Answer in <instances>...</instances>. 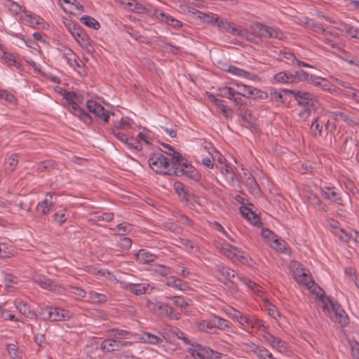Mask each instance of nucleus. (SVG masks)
<instances>
[{"label":"nucleus","mask_w":359,"mask_h":359,"mask_svg":"<svg viewBox=\"0 0 359 359\" xmlns=\"http://www.w3.org/2000/svg\"><path fill=\"white\" fill-rule=\"evenodd\" d=\"M60 51L62 55V57L65 58L68 65L75 63V59L77 57L75 53L67 46H62Z\"/></svg>","instance_id":"nucleus-41"},{"label":"nucleus","mask_w":359,"mask_h":359,"mask_svg":"<svg viewBox=\"0 0 359 359\" xmlns=\"http://www.w3.org/2000/svg\"><path fill=\"white\" fill-rule=\"evenodd\" d=\"M265 311H267L268 314L273 318H277V317H280V313L279 312V311L278 310L277 307L272 304H267L266 306H265Z\"/></svg>","instance_id":"nucleus-64"},{"label":"nucleus","mask_w":359,"mask_h":359,"mask_svg":"<svg viewBox=\"0 0 359 359\" xmlns=\"http://www.w3.org/2000/svg\"><path fill=\"white\" fill-rule=\"evenodd\" d=\"M74 39L88 53H93L95 51L93 41L83 29L81 32L76 33Z\"/></svg>","instance_id":"nucleus-13"},{"label":"nucleus","mask_w":359,"mask_h":359,"mask_svg":"<svg viewBox=\"0 0 359 359\" xmlns=\"http://www.w3.org/2000/svg\"><path fill=\"white\" fill-rule=\"evenodd\" d=\"M212 351L211 348L201 345H196L188 349V352L194 357H198L203 359H209L210 354H212Z\"/></svg>","instance_id":"nucleus-18"},{"label":"nucleus","mask_w":359,"mask_h":359,"mask_svg":"<svg viewBox=\"0 0 359 359\" xmlns=\"http://www.w3.org/2000/svg\"><path fill=\"white\" fill-rule=\"evenodd\" d=\"M320 192L323 196L334 203L341 204V198L339 194L334 191V187H324L320 188Z\"/></svg>","instance_id":"nucleus-20"},{"label":"nucleus","mask_w":359,"mask_h":359,"mask_svg":"<svg viewBox=\"0 0 359 359\" xmlns=\"http://www.w3.org/2000/svg\"><path fill=\"white\" fill-rule=\"evenodd\" d=\"M293 76L294 82H296L297 81H306L309 82L311 75L303 70H300L296 71L293 74Z\"/></svg>","instance_id":"nucleus-60"},{"label":"nucleus","mask_w":359,"mask_h":359,"mask_svg":"<svg viewBox=\"0 0 359 359\" xmlns=\"http://www.w3.org/2000/svg\"><path fill=\"white\" fill-rule=\"evenodd\" d=\"M151 271L154 274L161 276H165L172 273V269L170 267L161 264L154 266Z\"/></svg>","instance_id":"nucleus-48"},{"label":"nucleus","mask_w":359,"mask_h":359,"mask_svg":"<svg viewBox=\"0 0 359 359\" xmlns=\"http://www.w3.org/2000/svg\"><path fill=\"white\" fill-rule=\"evenodd\" d=\"M24 20L31 26L41 25L44 22L42 18L31 12L25 13Z\"/></svg>","instance_id":"nucleus-36"},{"label":"nucleus","mask_w":359,"mask_h":359,"mask_svg":"<svg viewBox=\"0 0 359 359\" xmlns=\"http://www.w3.org/2000/svg\"><path fill=\"white\" fill-rule=\"evenodd\" d=\"M89 301L93 303H103L107 301V297L104 294L98 293L95 291H90L88 293Z\"/></svg>","instance_id":"nucleus-51"},{"label":"nucleus","mask_w":359,"mask_h":359,"mask_svg":"<svg viewBox=\"0 0 359 359\" xmlns=\"http://www.w3.org/2000/svg\"><path fill=\"white\" fill-rule=\"evenodd\" d=\"M232 24L233 22H229L226 18H219L217 21V27L218 29L229 33Z\"/></svg>","instance_id":"nucleus-61"},{"label":"nucleus","mask_w":359,"mask_h":359,"mask_svg":"<svg viewBox=\"0 0 359 359\" xmlns=\"http://www.w3.org/2000/svg\"><path fill=\"white\" fill-rule=\"evenodd\" d=\"M221 252L233 262L245 259V257L242 255L241 250L229 243L222 244Z\"/></svg>","instance_id":"nucleus-11"},{"label":"nucleus","mask_w":359,"mask_h":359,"mask_svg":"<svg viewBox=\"0 0 359 359\" xmlns=\"http://www.w3.org/2000/svg\"><path fill=\"white\" fill-rule=\"evenodd\" d=\"M64 25L73 37L76 33L81 32L83 29L80 25L74 21L65 18L63 20Z\"/></svg>","instance_id":"nucleus-37"},{"label":"nucleus","mask_w":359,"mask_h":359,"mask_svg":"<svg viewBox=\"0 0 359 359\" xmlns=\"http://www.w3.org/2000/svg\"><path fill=\"white\" fill-rule=\"evenodd\" d=\"M150 168L156 173L172 175V157L166 158L161 153L153 154L148 160Z\"/></svg>","instance_id":"nucleus-5"},{"label":"nucleus","mask_w":359,"mask_h":359,"mask_svg":"<svg viewBox=\"0 0 359 359\" xmlns=\"http://www.w3.org/2000/svg\"><path fill=\"white\" fill-rule=\"evenodd\" d=\"M282 89L280 91H278L275 89L270 90V99L275 102L284 104L286 102V99L284 97L285 92Z\"/></svg>","instance_id":"nucleus-46"},{"label":"nucleus","mask_w":359,"mask_h":359,"mask_svg":"<svg viewBox=\"0 0 359 359\" xmlns=\"http://www.w3.org/2000/svg\"><path fill=\"white\" fill-rule=\"evenodd\" d=\"M263 338L269 346L276 348L280 353H285L287 351V344L279 337L271 334L269 330L263 334Z\"/></svg>","instance_id":"nucleus-10"},{"label":"nucleus","mask_w":359,"mask_h":359,"mask_svg":"<svg viewBox=\"0 0 359 359\" xmlns=\"http://www.w3.org/2000/svg\"><path fill=\"white\" fill-rule=\"evenodd\" d=\"M237 278L247 287L250 289L255 295L259 297H263L264 291L260 285H257L256 283L245 276L237 275Z\"/></svg>","instance_id":"nucleus-16"},{"label":"nucleus","mask_w":359,"mask_h":359,"mask_svg":"<svg viewBox=\"0 0 359 359\" xmlns=\"http://www.w3.org/2000/svg\"><path fill=\"white\" fill-rule=\"evenodd\" d=\"M251 351L253 352L259 359H266V356H269V351L264 346H257L252 344L251 346Z\"/></svg>","instance_id":"nucleus-43"},{"label":"nucleus","mask_w":359,"mask_h":359,"mask_svg":"<svg viewBox=\"0 0 359 359\" xmlns=\"http://www.w3.org/2000/svg\"><path fill=\"white\" fill-rule=\"evenodd\" d=\"M174 189L179 196L186 201H189L188 193L186 190L185 186L182 183L180 182H175Z\"/></svg>","instance_id":"nucleus-55"},{"label":"nucleus","mask_w":359,"mask_h":359,"mask_svg":"<svg viewBox=\"0 0 359 359\" xmlns=\"http://www.w3.org/2000/svg\"><path fill=\"white\" fill-rule=\"evenodd\" d=\"M109 332L111 333L110 337L118 340H120V339H129L131 336L130 332L120 329H111Z\"/></svg>","instance_id":"nucleus-49"},{"label":"nucleus","mask_w":359,"mask_h":359,"mask_svg":"<svg viewBox=\"0 0 359 359\" xmlns=\"http://www.w3.org/2000/svg\"><path fill=\"white\" fill-rule=\"evenodd\" d=\"M130 344L128 341H122L111 337L100 344V349L104 353L118 351Z\"/></svg>","instance_id":"nucleus-9"},{"label":"nucleus","mask_w":359,"mask_h":359,"mask_svg":"<svg viewBox=\"0 0 359 359\" xmlns=\"http://www.w3.org/2000/svg\"><path fill=\"white\" fill-rule=\"evenodd\" d=\"M205 149H208V152L212 156L213 162L216 161L218 163V166H222L226 163V158L210 144L205 145Z\"/></svg>","instance_id":"nucleus-26"},{"label":"nucleus","mask_w":359,"mask_h":359,"mask_svg":"<svg viewBox=\"0 0 359 359\" xmlns=\"http://www.w3.org/2000/svg\"><path fill=\"white\" fill-rule=\"evenodd\" d=\"M266 25H262L260 22H255L251 25L252 34L251 41H252V38L254 35H256L259 37H263Z\"/></svg>","instance_id":"nucleus-47"},{"label":"nucleus","mask_w":359,"mask_h":359,"mask_svg":"<svg viewBox=\"0 0 359 359\" xmlns=\"http://www.w3.org/2000/svg\"><path fill=\"white\" fill-rule=\"evenodd\" d=\"M263 37L280 39L283 37V34L278 29L266 26Z\"/></svg>","instance_id":"nucleus-44"},{"label":"nucleus","mask_w":359,"mask_h":359,"mask_svg":"<svg viewBox=\"0 0 359 359\" xmlns=\"http://www.w3.org/2000/svg\"><path fill=\"white\" fill-rule=\"evenodd\" d=\"M18 158L19 156L18 154H13L8 158H6L4 163V168L6 172L11 173L15 170L18 164Z\"/></svg>","instance_id":"nucleus-35"},{"label":"nucleus","mask_w":359,"mask_h":359,"mask_svg":"<svg viewBox=\"0 0 359 359\" xmlns=\"http://www.w3.org/2000/svg\"><path fill=\"white\" fill-rule=\"evenodd\" d=\"M196 327L203 332L212 333L215 329L213 318L209 320H198L196 321Z\"/></svg>","instance_id":"nucleus-32"},{"label":"nucleus","mask_w":359,"mask_h":359,"mask_svg":"<svg viewBox=\"0 0 359 359\" xmlns=\"http://www.w3.org/2000/svg\"><path fill=\"white\" fill-rule=\"evenodd\" d=\"M72 317V313L58 307H52V321L67 320Z\"/></svg>","instance_id":"nucleus-25"},{"label":"nucleus","mask_w":359,"mask_h":359,"mask_svg":"<svg viewBox=\"0 0 359 359\" xmlns=\"http://www.w3.org/2000/svg\"><path fill=\"white\" fill-rule=\"evenodd\" d=\"M124 144L130 149H134L136 151H140L142 149V145L140 141L133 137H128Z\"/></svg>","instance_id":"nucleus-56"},{"label":"nucleus","mask_w":359,"mask_h":359,"mask_svg":"<svg viewBox=\"0 0 359 359\" xmlns=\"http://www.w3.org/2000/svg\"><path fill=\"white\" fill-rule=\"evenodd\" d=\"M123 288L137 296H140L150 294L154 287L148 283H124Z\"/></svg>","instance_id":"nucleus-8"},{"label":"nucleus","mask_w":359,"mask_h":359,"mask_svg":"<svg viewBox=\"0 0 359 359\" xmlns=\"http://www.w3.org/2000/svg\"><path fill=\"white\" fill-rule=\"evenodd\" d=\"M55 201H53V194L48 193L45 198L37 205V210L41 212V214L45 215L48 214L52 208L55 205Z\"/></svg>","instance_id":"nucleus-17"},{"label":"nucleus","mask_w":359,"mask_h":359,"mask_svg":"<svg viewBox=\"0 0 359 359\" xmlns=\"http://www.w3.org/2000/svg\"><path fill=\"white\" fill-rule=\"evenodd\" d=\"M213 324L215 328H218L222 330H226L231 327V323L226 319L220 318L217 316H212Z\"/></svg>","instance_id":"nucleus-38"},{"label":"nucleus","mask_w":359,"mask_h":359,"mask_svg":"<svg viewBox=\"0 0 359 359\" xmlns=\"http://www.w3.org/2000/svg\"><path fill=\"white\" fill-rule=\"evenodd\" d=\"M216 166L220 170L222 174L224 175L229 180L233 182L235 173L233 172V169L227 163L222 166H218L217 164Z\"/></svg>","instance_id":"nucleus-53"},{"label":"nucleus","mask_w":359,"mask_h":359,"mask_svg":"<svg viewBox=\"0 0 359 359\" xmlns=\"http://www.w3.org/2000/svg\"><path fill=\"white\" fill-rule=\"evenodd\" d=\"M80 21L82 24L95 30H97L100 27V23L94 18L89 15H83L81 18Z\"/></svg>","instance_id":"nucleus-42"},{"label":"nucleus","mask_w":359,"mask_h":359,"mask_svg":"<svg viewBox=\"0 0 359 359\" xmlns=\"http://www.w3.org/2000/svg\"><path fill=\"white\" fill-rule=\"evenodd\" d=\"M3 61L9 67H15L19 71L22 70V66L20 61L17 60L16 57L7 52H4L2 57Z\"/></svg>","instance_id":"nucleus-30"},{"label":"nucleus","mask_w":359,"mask_h":359,"mask_svg":"<svg viewBox=\"0 0 359 359\" xmlns=\"http://www.w3.org/2000/svg\"><path fill=\"white\" fill-rule=\"evenodd\" d=\"M6 350L13 359H20V351L15 344H7Z\"/></svg>","instance_id":"nucleus-62"},{"label":"nucleus","mask_w":359,"mask_h":359,"mask_svg":"<svg viewBox=\"0 0 359 359\" xmlns=\"http://www.w3.org/2000/svg\"><path fill=\"white\" fill-rule=\"evenodd\" d=\"M226 71L234 76L250 81H259L261 80L257 74L245 71L234 65H229Z\"/></svg>","instance_id":"nucleus-12"},{"label":"nucleus","mask_w":359,"mask_h":359,"mask_svg":"<svg viewBox=\"0 0 359 359\" xmlns=\"http://www.w3.org/2000/svg\"><path fill=\"white\" fill-rule=\"evenodd\" d=\"M248 326H250V327L253 329L262 331L263 334H265L269 331V327L266 325V323L253 316H250Z\"/></svg>","instance_id":"nucleus-31"},{"label":"nucleus","mask_w":359,"mask_h":359,"mask_svg":"<svg viewBox=\"0 0 359 359\" xmlns=\"http://www.w3.org/2000/svg\"><path fill=\"white\" fill-rule=\"evenodd\" d=\"M14 305L16 309L25 317L29 319H34L36 318L37 315L36 312L32 310L29 306L22 300L19 299H15L14 301Z\"/></svg>","instance_id":"nucleus-15"},{"label":"nucleus","mask_w":359,"mask_h":359,"mask_svg":"<svg viewBox=\"0 0 359 359\" xmlns=\"http://www.w3.org/2000/svg\"><path fill=\"white\" fill-rule=\"evenodd\" d=\"M324 304L323 310L329 311V306H330L332 310L334 311L337 320L341 326H346L349 323V318L346 315L344 310L341 308V305L336 301L327 298V301L322 299Z\"/></svg>","instance_id":"nucleus-6"},{"label":"nucleus","mask_w":359,"mask_h":359,"mask_svg":"<svg viewBox=\"0 0 359 359\" xmlns=\"http://www.w3.org/2000/svg\"><path fill=\"white\" fill-rule=\"evenodd\" d=\"M165 285L180 291H187L189 289V286L187 282L175 276L168 278Z\"/></svg>","instance_id":"nucleus-22"},{"label":"nucleus","mask_w":359,"mask_h":359,"mask_svg":"<svg viewBox=\"0 0 359 359\" xmlns=\"http://www.w3.org/2000/svg\"><path fill=\"white\" fill-rule=\"evenodd\" d=\"M167 299L173 301L174 304L183 311L188 306V303L180 296L166 297Z\"/></svg>","instance_id":"nucleus-59"},{"label":"nucleus","mask_w":359,"mask_h":359,"mask_svg":"<svg viewBox=\"0 0 359 359\" xmlns=\"http://www.w3.org/2000/svg\"><path fill=\"white\" fill-rule=\"evenodd\" d=\"M230 84L231 86L218 87L217 89V96L229 99L236 106L242 104L241 97L253 99H265L268 97L266 93L251 86L245 85L241 82L233 81L230 83Z\"/></svg>","instance_id":"nucleus-1"},{"label":"nucleus","mask_w":359,"mask_h":359,"mask_svg":"<svg viewBox=\"0 0 359 359\" xmlns=\"http://www.w3.org/2000/svg\"><path fill=\"white\" fill-rule=\"evenodd\" d=\"M278 59L287 63L295 62L296 57L290 51L283 50L278 55Z\"/></svg>","instance_id":"nucleus-58"},{"label":"nucleus","mask_w":359,"mask_h":359,"mask_svg":"<svg viewBox=\"0 0 359 359\" xmlns=\"http://www.w3.org/2000/svg\"><path fill=\"white\" fill-rule=\"evenodd\" d=\"M172 175H184L196 182L199 181L201 176L199 172L191 164L183 163L180 154L172 157Z\"/></svg>","instance_id":"nucleus-4"},{"label":"nucleus","mask_w":359,"mask_h":359,"mask_svg":"<svg viewBox=\"0 0 359 359\" xmlns=\"http://www.w3.org/2000/svg\"><path fill=\"white\" fill-rule=\"evenodd\" d=\"M194 14L196 15V18L201 20L203 22H206L212 25L217 26V21L219 19L217 15L211 13H205L200 11H196L194 13Z\"/></svg>","instance_id":"nucleus-24"},{"label":"nucleus","mask_w":359,"mask_h":359,"mask_svg":"<svg viewBox=\"0 0 359 359\" xmlns=\"http://www.w3.org/2000/svg\"><path fill=\"white\" fill-rule=\"evenodd\" d=\"M240 116L243 121L249 126H252L255 124V118L252 116L250 111L243 109L240 111Z\"/></svg>","instance_id":"nucleus-57"},{"label":"nucleus","mask_w":359,"mask_h":359,"mask_svg":"<svg viewBox=\"0 0 359 359\" xmlns=\"http://www.w3.org/2000/svg\"><path fill=\"white\" fill-rule=\"evenodd\" d=\"M161 314L170 320H177L180 319L181 314L175 311V309L171 307L169 304L163 303L162 306L160 307Z\"/></svg>","instance_id":"nucleus-23"},{"label":"nucleus","mask_w":359,"mask_h":359,"mask_svg":"<svg viewBox=\"0 0 359 359\" xmlns=\"http://www.w3.org/2000/svg\"><path fill=\"white\" fill-rule=\"evenodd\" d=\"M307 202L311 205L314 206L316 208L319 210L326 212L327 211V205L322 202V201L319 198V197L313 193H310L306 196H305Z\"/></svg>","instance_id":"nucleus-28"},{"label":"nucleus","mask_w":359,"mask_h":359,"mask_svg":"<svg viewBox=\"0 0 359 359\" xmlns=\"http://www.w3.org/2000/svg\"><path fill=\"white\" fill-rule=\"evenodd\" d=\"M229 34L233 36H239L242 39H245L248 41H251L252 34H250L245 29L242 28L241 26L233 22L231 27Z\"/></svg>","instance_id":"nucleus-29"},{"label":"nucleus","mask_w":359,"mask_h":359,"mask_svg":"<svg viewBox=\"0 0 359 359\" xmlns=\"http://www.w3.org/2000/svg\"><path fill=\"white\" fill-rule=\"evenodd\" d=\"M63 99L65 100L69 107L70 113L77 116L85 124L90 125L93 122V117L88 114L83 109L80 107V104L84 101L83 96L76 93L74 91H67L62 90L60 92Z\"/></svg>","instance_id":"nucleus-2"},{"label":"nucleus","mask_w":359,"mask_h":359,"mask_svg":"<svg viewBox=\"0 0 359 359\" xmlns=\"http://www.w3.org/2000/svg\"><path fill=\"white\" fill-rule=\"evenodd\" d=\"M285 93H288L293 95L299 105H302L304 109L300 111L299 116L302 118H307L310 116L311 111L315 109L313 104V96L309 92L300 90H290L284 88Z\"/></svg>","instance_id":"nucleus-3"},{"label":"nucleus","mask_w":359,"mask_h":359,"mask_svg":"<svg viewBox=\"0 0 359 359\" xmlns=\"http://www.w3.org/2000/svg\"><path fill=\"white\" fill-rule=\"evenodd\" d=\"M271 246L278 252H284L287 250V244L284 240L276 237L272 241Z\"/></svg>","instance_id":"nucleus-50"},{"label":"nucleus","mask_w":359,"mask_h":359,"mask_svg":"<svg viewBox=\"0 0 359 359\" xmlns=\"http://www.w3.org/2000/svg\"><path fill=\"white\" fill-rule=\"evenodd\" d=\"M309 83H312L313 86L316 87H319L324 90H330V82L322 77L316 76L314 75H311V79L309 80Z\"/></svg>","instance_id":"nucleus-34"},{"label":"nucleus","mask_w":359,"mask_h":359,"mask_svg":"<svg viewBox=\"0 0 359 359\" xmlns=\"http://www.w3.org/2000/svg\"><path fill=\"white\" fill-rule=\"evenodd\" d=\"M136 259L141 264H147L154 262L157 257L145 249L140 250L135 255Z\"/></svg>","instance_id":"nucleus-27"},{"label":"nucleus","mask_w":359,"mask_h":359,"mask_svg":"<svg viewBox=\"0 0 359 359\" xmlns=\"http://www.w3.org/2000/svg\"><path fill=\"white\" fill-rule=\"evenodd\" d=\"M274 82L278 83H294L293 73L287 72H280L273 76Z\"/></svg>","instance_id":"nucleus-33"},{"label":"nucleus","mask_w":359,"mask_h":359,"mask_svg":"<svg viewBox=\"0 0 359 359\" xmlns=\"http://www.w3.org/2000/svg\"><path fill=\"white\" fill-rule=\"evenodd\" d=\"M294 278L297 282L306 286L308 288H311L314 284V282L311 280L310 276L303 269H297L294 271Z\"/></svg>","instance_id":"nucleus-19"},{"label":"nucleus","mask_w":359,"mask_h":359,"mask_svg":"<svg viewBox=\"0 0 359 359\" xmlns=\"http://www.w3.org/2000/svg\"><path fill=\"white\" fill-rule=\"evenodd\" d=\"M324 121L316 118L311 123V131L314 137H320L323 134Z\"/></svg>","instance_id":"nucleus-39"},{"label":"nucleus","mask_w":359,"mask_h":359,"mask_svg":"<svg viewBox=\"0 0 359 359\" xmlns=\"http://www.w3.org/2000/svg\"><path fill=\"white\" fill-rule=\"evenodd\" d=\"M241 212L252 224H257L259 223V219L258 217L248 207H241Z\"/></svg>","instance_id":"nucleus-45"},{"label":"nucleus","mask_w":359,"mask_h":359,"mask_svg":"<svg viewBox=\"0 0 359 359\" xmlns=\"http://www.w3.org/2000/svg\"><path fill=\"white\" fill-rule=\"evenodd\" d=\"M161 22L176 29H179L182 26V23L180 20L167 13H165V16L163 17Z\"/></svg>","instance_id":"nucleus-52"},{"label":"nucleus","mask_w":359,"mask_h":359,"mask_svg":"<svg viewBox=\"0 0 359 359\" xmlns=\"http://www.w3.org/2000/svg\"><path fill=\"white\" fill-rule=\"evenodd\" d=\"M141 339L144 342L151 344H158L163 342L161 337L147 332L142 333Z\"/></svg>","instance_id":"nucleus-40"},{"label":"nucleus","mask_w":359,"mask_h":359,"mask_svg":"<svg viewBox=\"0 0 359 359\" xmlns=\"http://www.w3.org/2000/svg\"><path fill=\"white\" fill-rule=\"evenodd\" d=\"M337 33L326 31L323 35L319 36V39L328 46L338 48Z\"/></svg>","instance_id":"nucleus-21"},{"label":"nucleus","mask_w":359,"mask_h":359,"mask_svg":"<svg viewBox=\"0 0 359 359\" xmlns=\"http://www.w3.org/2000/svg\"><path fill=\"white\" fill-rule=\"evenodd\" d=\"M67 219L65 210H60L53 215V221L60 226L63 224Z\"/></svg>","instance_id":"nucleus-63"},{"label":"nucleus","mask_w":359,"mask_h":359,"mask_svg":"<svg viewBox=\"0 0 359 359\" xmlns=\"http://www.w3.org/2000/svg\"><path fill=\"white\" fill-rule=\"evenodd\" d=\"M86 107L90 113L94 114L96 121H102L104 124L108 123L110 115L113 114V113L106 110L103 106L94 100H88L86 102Z\"/></svg>","instance_id":"nucleus-7"},{"label":"nucleus","mask_w":359,"mask_h":359,"mask_svg":"<svg viewBox=\"0 0 359 359\" xmlns=\"http://www.w3.org/2000/svg\"><path fill=\"white\" fill-rule=\"evenodd\" d=\"M146 13L151 15L153 18H155L161 22L163 17L165 16V13L151 5H147V11Z\"/></svg>","instance_id":"nucleus-54"},{"label":"nucleus","mask_w":359,"mask_h":359,"mask_svg":"<svg viewBox=\"0 0 359 359\" xmlns=\"http://www.w3.org/2000/svg\"><path fill=\"white\" fill-rule=\"evenodd\" d=\"M33 280L43 289H46L50 291H55L57 290V284L44 275L36 274L34 276Z\"/></svg>","instance_id":"nucleus-14"}]
</instances>
